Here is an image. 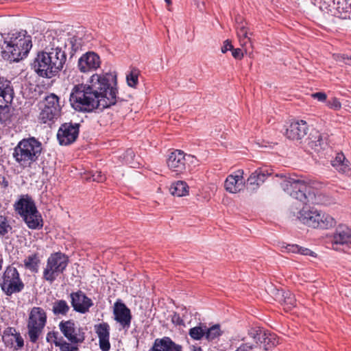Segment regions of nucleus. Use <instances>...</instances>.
I'll use <instances>...</instances> for the list:
<instances>
[{
	"label": "nucleus",
	"mask_w": 351,
	"mask_h": 351,
	"mask_svg": "<svg viewBox=\"0 0 351 351\" xmlns=\"http://www.w3.org/2000/svg\"><path fill=\"white\" fill-rule=\"evenodd\" d=\"M117 75L111 73L93 74L86 84H78L71 90V107L81 112L104 110L117 104Z\"/></svg>",
	"instance_id": "obj_1"
},
{
	"label": "nucleus",
	"mask_w": 351,
	"mask_h": 351,
	"mask_svg": "<svg viewBox=\"0 0 351 351\" xmlns=\"http://www.w3.org/2000/svg\"><path fill=\"white\" fill-rule=\"evenodd\" d=\"M51 37L53 40L50 50L38 52L32 63L35 72L42 77L51 78L56 76L63 69L66 61V52L58 45L62 38L50 35L48 36L49 40Z\"/></svg>",
	"instance_id": "obj_2"
},
{
	"label": "nucleus",
	"mask_w": 351,
	"mask_h": 351,
	"mask_svg": "<svg viewBox=\"0 0 351 351\" xmlns=\"http://www.w3.org/2000/svg\"><path fill=\"white\" fill-rule=\"evenodd\" d=\"M1 56L4 60L19 62L25 58L32 47V37L25 30L1 33Z\"/></svg>",
	"instance_id": "obj_3"
},
{
	"label": "nucleus",
	"mask_w": 351,
	"mask_h": 351,
	"mask_svg": "<svg viewBox=\"0 0 351 351\" xmlns=\"http://www.w3.org/2000/svg\"><path fill=\"white\" fill-rule=\"evenodd\" d=\"M42 143L34 137L23 138L14 149L12 156L23 169L31 167L40 157Z\"/></svg>",
	"instance_id": "obj_4"
},
{
	"label": "nucleus",
	"mask_w": 351,
	"mask_h": 351,
	"mask_svg": "<svg viewBox=\"0 0 351 351\" xmlns=\"http://www.w3.org/2000/svg\"><path fill=\"white\" fill-rule=\"evenodd\" d=\"M14 208L29 228L40 230L43 228V221L42 216L30 195L28 194L21 195L19 199L14 203Z\"/></svg>",
	"instance_id": "obj_5"
},
{
	"label": "nucleus",
	"mask_w": 351,
	"mask_h": 351,
	"mask_svg": "<svg viewBox=\"0 0 351 351\" xmlns=\"http://www.w3.org/2000/svg\"><path fill=\"white\" fill-rule=\"evenodd\" d=\"M282 187L287 194L303 204H318L320 203L313 188L304 180L289 178L282 183Z\"/></svg>",
	"instance_id": "obj_6"
},
{
	"label": "nucleus",
	"mask_w": 351,
	"mask_h": 351,
	"mask_svg": "<svg viewBox=\"0 0 351 351\" xmlns=\"http://www.w3.org/2000/svg\"><path fill=\"white\" fill-rule=\"evenodd\" d=\"M297 218L302 223L313 228L328 229L335 223L334 219L328 214L307 207H303L298 213Z\"/></svg>",
	"instance_id": "obj_7"
},
{
	"label": "nucleus",
	"mask_w": 351,
	"mask_h": 351,
	"mask_svg": "<svg viewBox=\"0 0 351 351\" xmlns=\"http://www.w3.org/2000/svg\"><path fill=\"white\" fill-rule=\"evenodd\" d=\"M167 164L172 172L180 175L193 171L199 165V160L193 155L186 154L183 151L176 149L169 154Z\"/></svg>",
	"instance_id": "obj_8"
},
{
	"label": "nucleus",
	"mask_w": 351,
	"mask_h": 351,
	"mask_svg": "<svg viewBox=\"0 0 351 351\" xmlns=\"http://www.w3.org/2000/svg\"><path fill=\"white\" fill-rule=\"evenodd\" d=\"M69 264V258L64 254L58 252L51 254L43 270V278L52 284L57 277L63 274Z\"/></svg>",
	"instance_id": "obj_9"
},
{
	"label": "nucleus",
	"mask_w": 351,
	"mask_h": 351,
	"mask_svg": "<svg viewBox=\"0 0 351 351\" xmlns=\"http://www.w3.org/2000/svg\"><path fill=\"white\" fill-rule=\"evenodd\" d=\"M0 287L7 296L21 292L25 288L20 274L16 267L8 266L0 278Z\"/></svg>",
	"instance_id": "obj_10"
},
{
	"label": "nucleus",
	"mask_w": 351,
	"mask_h": 351,
	"mask_svg": "<svg viewBox=\"0 0 351 351\" xmlns=\"http://www.w3.org/2000/svg\"><path fill=\"white\" fill-rule=\"evenodd\" d=\"M47 323V314L41 307H33L29 313L27 328L28 336L32 343H36Z\"/></svg>",
	"instance_id": "obj_11"
},
{
	"label": "nucleus",
	"mask_w": 351,
	"mask_h": 351,
	"mask_svg": "<svg viewBox=\"0 0 351 351\" xmlns=\"http://www.w3.org/2000/svg\"><path fill=\"white\" fill-rule=\"evenodd\" d=\"M60 98L54 93H50L45 97L44 106L40 113V119L43 123L57 119L61 111Z\"/></svg>",
	"instance_id": "obj_12"
},
{
	"label": "nucleus",
	"mask_w": 351,
	"mask_h": 351,
	"mask_svg": "<svg viewBox=\"0 0 351 351\" xmlns=\"http://www.w3.org/2000/svg\"><path fill=\"white\" fill-rule=\"evenodd\" d=\"M248 336L255 342L257 348L263 346L265 350H269L278 343L274 334L268 332L261 328H252L248 330Z\"/></svg>",
	"instance_id": "obj_13"
},
{
	"label": "nucleus",
	"mask_w": 351,
	"mask_h": 351,
	"mask_svg": "<svg viewBox=\"0 0 351 351\" xmlns=\"http://www.w3.org/2000/svg\"><path fill=\"white\" fill-rule=\"evenodd\" d=\"M59 328L64 336L73 344H78L85 340L84 328H76L73 320L61 321Z\"/></svg>",
	"instance_id": "obj_14"
},
{
	"label": "nucleus",
	"mask_w": 351,
	"mask_h": 351,
	"mask_svg": "<svg viewBox=\"0 0 351 351\" xmlns=\"http://www.w3.org/2000/svg\"><path fill=\"white\" fill-rule=\"evenodd\" d=\"M80 123H64L60 127L57 138L61 145H68L76 141L80 132Z\"/></svg>",
	"instance_id": "obj_15"
},
{
	"label": "nucleus",
	"mask_w": 351,
	"mask_h": 351,
	"mask_svg": "<svg viewBox=\"0 0 351 351\" xmlns=\"http://www.w3.org/2000/svg\"><path fill=\"white\" fill-rule=\"evenodd\" d=\"M71 306L73 310L77 313L84 314L89 311L93 302L90 298L82 291L79 290L76 292H72L70 294Z\"/></svg>",
	"instance_id": "obj_16"
},
{
	"label": "nucleus",
	"mask_w": 351,
	"mask_h": 351,
	"mask_svg": "<svg viewBox=\"0 0 351 351\" xmlns=\"http://www.w3.org/2000/svg\"><path fill=\"white\" fill-rule=\"evenodd\" d=\"M101 64L99 56L93 51L83 54L77 62V67L82 73L90 72L99 67Z\"/></svg>",
	"instance_id": "obj_17"
},
{
	"label": "nucleus",
	"mask_w": 351,
	"mask_h": 351,
	"mask_svg": "<svg viewBox=\"0 0 351 351\" xmlns=\"http://www.w3.org/2000/svg\"><path fill=\"white\" fill-rule=\"evenodd\" d=\"M331 243L333 248L336 250L337 245L351 247V227L339 226L332 234Z\"/></svg>",
	"instance_id": "obj_18"
},
{
	"label": "nucleus",
	"mask_w": 351,
	"mask_h": 351,
	"mask_svg": "<svg viewBox=\"0 0 351 351\" xmlns=\"http://www.w3.org/2000/svg\"><path fill=\"white\" fill-rule=\"evenodd\" d=\"M272 174V169L267 167L258 168L247 180L246 188L250 191H254L263 184L267 177Z\"/></svg>",
	"instance_id": "obj_19"
},
{
	"label": "nucleus",
	"mask_w": 351,
	"mask_h": 351,
	"mask_svg": "<svg viewBox=\"0 0 351 351\" xmlns=\"http://www.w3.org/2000/svg\"><path fill=\"white\" fill-rule=\"evenodd\" d=\"M114 319L120 324L123 328H129L132 315L130 310L121 300H117L114 304Z\"/></svg>",
	"instance_id": "obj_20"
},
{
	"label": "nucleus",
	"mask_w": 351,
	"mask_h": 351,
	"mask_svg": "<svg viewBox=\"0 0 351 351\" xmlns=\"http://www.w3.org/2000/svg\"><path fill=\"white\" fill-rule=\"evenodd\" d=\"M308 131V126L305 121L300 120L292 122L286 129L285 135L291 140L302 139Z\"/></svg>",
	"instance_id": "obj_21"
},
{
	"label": "nucleus",
	"mask_w": 351,
	"mask_h": 351,
	"mask_svg": "<svg viewBox=\"0 0 351 351\" xmlns=\"http://www.w3.org/2000/svg\"><path fill=\"white\" fill-rule=\"evenodd\" d=\"M3 342L5 347L14 348L17 350L24 346V340L19 332L13 327H8L3 331Z\"/></svg>",
	"instance_id": "obj_22"
},
{
	"label": "nucleus",
	"mask_w": 351,
	"mask_h": 351,
	"mask_svg": "<svg viewBox=\"0 0 351 351\" xmlns=\"http://www.w3.org/2000/svg\"><path fill=\"white\" fill-rule=\"evenodd\" d=\"M243 174V171L239 170L234 174L229 175L224 183L226 190L232 193L241 191L245 187Z\"/></svg>",
	"instance_id": "obj_23"
},
{
	"label": "nucleus",
	"mask_w": 351,
	"mask_h": 351,
	"mask_svg": "<svg viewBox=\"0 0 351 351\" xmlns=\"http://www.w3.org/2000/svg\"><path fill=\"white\" fill-rule=\"evenodd\" d=\"M149 351H182V346L176 343L170 337H164L156 339Z\"/></svg>",
	"instance_id": "obj_24"
},
{
	"label": "nucleus",
	"mask_w": 351,
	"mask_h": 351,
	"mask_svg": "<svg viewBox=\"0 0 351 351\" xmlns=\"http://www.w3.org/2000/svg\"><path fill=\"white\" fill-rule=\"evenodd\" d=\"M14 89L10 80L3 77H0V104H4L5 101L13 100Z\"/></svg>",
	"instance_id": "obj_25"
},
{
	"label": "nucleus",
	"mask_w": 351,
	"mask_h": 351,
	"mask_svg": "<svg viewBox=\"0 0 351 351\" xmlns=\"http://www.w3.org/2000/svg\"><path fill=\"white\" fill-rule=\"evenodd\" d=\"M51 306V311L55 316H66L70 311V306L64 300H55Z\"/></svg>",
	"instance_id": "obj_26"
},
{
	"label": "nucleus",
	"mask_w": 351,
	"mask_h": 351,
	"mask_svg": "<svg viewBox=\"0 0 351 351\" xmlns=\"http://www.w3.org/2000/svg\"><path fill=\"white\" fill-rule=\"evenodd\" d=\"M169 191L171 195L177 197H182L188 195L189 186L184 181H177L173 182L170 188Z\"/></svg>",
	"instance_id": "obj_27"
},
{
	"label": "nucleus",
	"mask_w": 351,
	"mask_h": 351,
	"mask_svg": "<svg viewBox=\"0 0 351 351\" xmlns=\"http://www.w3.org/2000/svg\"><path fill=\"white\" fill-rule=\"evenodd\" d=\"M223 332L221 330L219 324H214L210 327L206 325L205 339L209 341L213 342L219 339L222 335Z\"/></svg>",
	"instance_id": "obj_28"
},
{
	"label": "nucleus",
	"mask_w": 351,
	"mask_h": 351,
	"mask_svg": "<svg viewBox=\"0 0 351 351\" xmlns=\"http://www.w3.org/2000/svg\"><path fill=\"white\" fill-rule=\"evenodd\" d=\"M23 262L25 267L27 269H29L32 272H38L40 261L37 254L34 253L32 255L28 256L27 258H25Z\"/></svg>",
	"instance_id": "obj_29"
},
{
	"label": "nucleus",
	"mask_w": 351,
	"mask_h": 351,
	"mask_svg": "<svg viewBox=\"0 0 351 351\" xmlns=\"http://www.w3.org/2000/svg\"><path fill=\"white\" fill-rule=\"evenodd\" d=\"M206 324L199 323L197 326L193 327L189 330L190 337L195 341H199L205 337Z\"/></svg>",
	"instance_id": "obj_30"
},
{
	"label": "nucleus",
	"mask_w": 351,
	"mask_h": 351,
	"mask_svg": "<svg viewBox=\"0 0 351 351\" xmlns=\"http://www.w3.org/2000/svg\"><path fill=\"white\" fill-rule=\"evenodd\" d=\"M12 100L5 101L2 105L0 104V122L5 123L10 117V110L9 104L12 103Z\"/></svg>",
	"instance_id": "obj_31"
},
{
	"label": "nucleus",
	"mask_w": 351,
	"mask_h": 351,
	"mask_svg": "<svg viewBox=\"0 0 351 351\" xmlns=\"http://www.w3.org/2000/svg\"><path fill=\"white\" fill-rule=\"evenodd\" d=\"M95 330L99 339L110 337V326L108 323L103 322L95 325Z\"/></svg>",
	"instance_id": "obj_32"
},
{
	"label": "nucleus",
	"mask_w": 351,
	"mask_h": 351,
	"mask_svg": "<svg viewBox=\"0 0 351 351\" xmlns=\"http://www.w3.org/2000/svg\"><path fill=\"white\" fill-rule=\"evenodd\" d=\"M284 298V303L286 308L291 309L292 307L295 306L296 300L295 295L289 291H285L282 294Z\"/></svg>",
	"instance_id": "obj_33"
},
{
	"label": "nucleus",
	"mask_w": 351,
	"mask_h": 351,
	"mask_svg": "<svg viewBox=\"0 0 351 351\" xmlns=\"http://www.w3.org/2000/svg\"><path fill=\"white\" fill-rule=\"evenodd\" d=\"M308 144L311 147H322L324 144V139L322 134L318 131H315L314 134H311Z\"/></svg>",
	"instance_id": "obj_34"
},
{
	"label": "nucleus",
	"mask_w": 351,
	"mask_h": 351,
	"mask_svg": "<svg viewBox=\"0 0 351 351\" xmlns=\"http://www.w3.org/2000/svg\"><path fill=\"white\" fill-rule=\"evenodd\" d=\"M80 45H81L80 40L77 37H76V36H72V37L69 38L67 40V42L64 43V47H67L68 46H70L71 49V56H73V53L77 50H78V49L80 47Z\"/></svg>",
	"instance_id": "obj_35"
},
{
	"label": "nucleus",
	"mask_w": 351,
	"mask_h": 351,
	"mask_svg": "<svg viewBox=\"0 0 351 351\" xmlns=\"http://www.w3.org/2000/svg\"><path fill=\"white\" fill-rule=\"evenodd\" d=\"M127 83L130 87H136L138 83V71L132 69L126 76Z\"/></svg>",
	"instance_id": "obj_36"
},
{
	"label": "nucleus",
	"mask_w": 351,
	"mask_h": 351,
	"mask_svg": "<svg viewBox=\"0 0 351 351\" xmlns=\"http://www.w3.org/2000/svg\"><path fill=\"white\" fill-rule=\"evenodd\" d=\"M12 230L8 219L3 215H0V237H4Z\"/></svg>",
	"instance_id": "obj_37"
},
{
	"label": "nucleus",
	"mask_w": 351,
	"mask_h": 351,
	"mask_svg": "<svg viewBox=\"0 0 351 351\" xmlns=\"http://www.w3.org/2000/svg\"><path fill=\"white\" fill-rule=\"evenodd\" d=\"M237 36L239 38H243V40H249L248 37V30L247 28L245 26L244 24L240 23L238 25L237 27Z\"/></svg>",
	"instance_id": "obj_38"
},
{
	"label": "nucleus",
	"mask_w": 351,
	"mask_h": 351,
	"mask_svg": "<svg viewBox=\"0 0 351 351\" xmlns=\"http://www.w3.org/2000/svg\"><path fill=\"white\" fill-rule=\"evenodd\" d=\"M337 170L342 173L350 174L351 173V164L346 158Z\"/></svg>",
	"instance_id": "obj_39"
},
{
	"label": "nucleus",
	"mask_w": 351,
	"mask_h": 351,
	"mask_svg": "<svg viewBox=\"0 0 351 351\" xmlns=\"http://www.w3.org/2000/svg\"><path fill=\"white\" fill-rule=\"evenodd\" d=\"M257 346L250 342L241 343L235 351H256Z\"/></svg>",
	"instance_id": "obj_40"
},
{
	"label": "nucleus",
	"mask_w": 351,
	"mask_h": 351,
	"mask_svg": "<svg viewBox=\"0 0 351 351\" xmlns=\"http://www.w3.org/2000/svg\"><path fill=\"white\" fill-rule=\"evenodd\" d=\"M91 177L88 179L92 181L101 182L106 179L105 175H104L100 171H95V172L91 171Z\"/></svg>",
	"instance_id": "obj_41"
},
{
	"label": "nucleus",
	"mask_w": 351,
	"mask_h": 351,
	"mask_svg": "<svg viewBox=\"0 0 351 351\" xmlns=\"http://www.w3.org/2000/svg\"><path fill=\"white\" fill-rule=\"evenodd\" d=\"M346 159L345 156L343 153H338L336 155V157L331 160V165L332 167H334L336 169L339 168L340 165Z\"/></svg>",
	"instance_id": "obj_42"
},
{
	"label": "nucleus",
	"mask_w": 351,
	"mask_h": 351,
	"mask_svg": "<svg viewBox=\"0 0 351 351\" xmlns=\"http://www.w3.org/2000/svg\"><path fill=\"white\" fill-rule=\"evenodd\" d=\"M110 337L99 339V346L102 351H109L110 349Z\"/></svg>",
	"instance_id": "obj_43"
},
{
	"label": "nucleus",
	"mask_w": 351,
	"mask_h": 351,
	"mask_svg": "<svg viewBox=\"0 0 351 351\" xmlns=\"http://www.w3.org/2000/svg\"><path fill=\"white\" fill-rule=\"evenodd\" d=\"M55 346L59 347L60 351H71V349L72 348L71 345L64 341L62 337H61L60 342H55Z\"/></svg>",
	"instance_id": "obj_44"
},
{
	"label": "nucleus",
	"mask_w": 351,
	"mask_h": 351,
	"mask_svg": "<svg viewBox=\"0 0 351 351\" xmlns=\"http://www.w3.org/2000/svg\"><path fill=\"white\" fill-rule=\"evenodd\" d=\"M58 332L57 331H51L47 334L46 340L47 342H53L55 344V342H60L61 341V338H58Z\"/></svg>",
	"instance_id": "obj_45"
},
{
	"label": "nucleus",
	"mask_w": 351,
	"mask_h": 351,
	"mask_svg": "<svg viewBox=\"0 0 351 351\" xmlns=\"http://www.w3.org/2000/svg\"><path fill=\"white\" fill-rule=\"evenodd\" d=\"M328 106L333 110H338L341 108V102L337 98H332L328 101Z\"/></svg>",
	"instance_id": "obj_46"
},
{
	"label": "nucleus",
	"mask_w": 351,
	"mask_h": 351,
	"mask_svg": "<svg viewBox=\"0 0 351 351\" xmlns=\"http://www.w3.org/2000/svg\"><path fill=\"white\" fill-rule=\"evenodd\" d=\"M171 322L177 326H184V320L180 317V315L177 313H174L171 317Z\"/></svg>",
	"instance_id": "obj_47"
},
{
	"label": "nucleus",
	"mask_w": 351,
	"mask_h": 351,
	"mask_svg": "<svg viewBox=\"0 0 351 351\" xmlns=\"http://www.w3.org/2000/svg\"><path fill=\"white\" fill-rule=\"evenodd\" d=\"M232 56L237 60H241L243 57V52L242 49L239 48L234 49L232 48Z\"/></svg>",
	"instance_id": "obj_48"
},
{
	"label": "nucleus",
	"mask_w": 351,
	"mask_h": 351,
	"mask_svg": "<svg viewBox=\"0 0 351 351\" xmlns=\"http://www.w3.org/2000/svg\"><path fill=\"white\" fill-rule=\"evenodd\" d=\"M312 97L314 99H317L319 101H324L326 99V95L324 93L322 92H317L312 94Z\"/></svg>",
	"instance_id": "obj_49"
},
{
	"label": "nucleus",
	"mask_w": 351,
	"mask_h": 351,
	"mask_svg": "<svg viewBox=\"0 0 351 351\" xmlns=\"http://www.w3.org/2000/svg\"><path fill=\"white\" fill-rule=\"evenodd\" d=\"M232 48H233V46L231 44V43L228 40H226L224 41L223 45L221 47V52L223 53H225L228 51L232 50Z\"/></svg>",
	"instance_id": "obj_50"
},
{
	"label": "nucleus",
	"mask_w": 351,
	"mask_h": 351,
	"mask_svg": "<svg viewBox=\"0 0 351 351\" xmlns=\"http://www.w3.org/2000/svg\"><path fill=\"white\" fill-rule=\"evenodd\" d=\"M285 248L289 252L292 253H298V251H300V246L295 244H288Z\"/></svg>",
	"instance_id": "obj_51"
},
{
	"label": "nucleus",
	"mask_w": 351,
	"mask_h": 351,
	"mask_svg": "<svg viewBox=\"0 0 351 351\" xmlns=\"http://www.w3.org/2000/svg\"><path fill=\"white\" fill-rule=\"evenodd\" d=\"M298 254H302V255H309L311 256H314V252L310 250L308 248L302 247L300 246V251H298Z\"/></svg>",
	"instance_id": "obj_52"
},
{
	"label": "nucleus",
	"mask_w": 351,
	"mask_h": 351,
	"mask_svg": "<svg viewBox=\"0 0 351 351\" xmlns=\"http://www.w3.org/2000/svg\"><path fill=\"white\" fill-rule=\"evenodd\" d=\"M0 185L5 189L8 187L9 182L5 176H0Z\"/></svg>",
	"instance_id": "obj_53"
},
{
	"label": "nucleus",
	"mask_w": 351,
	"mask_h": 351,
	"mask_svg": "<svg viewBox=\"0 0 351 351\" xmlns=\"http://www.w3.org/2000/svg\"><path fill=\"white\" fill-rule=\"evenodd\" d=\"M239 43H240V45L242 46V47H246L247 44V43H250V38L249 37V40H243V38H239Z\"/></svg>",
	"instance_id": "obj_54"
},
{
	"label": "nucleus",
	"mask_w": 351,
	"mask_h": 351,
	"mask_svg": "<svg viewBox=\"0 0 351 351\" xmlns=\"http://www.w3.org/2000/svg\"><path fill=\"white\" fill-rule=\"evenodd\" d=\"M343 59L346 64H351V58L346 57L343 58Z\"/></svg>",
	"instance_id": "obj_55"
},
{
	"label": "nucleus",
	"mask_w": 351,
	"mask_h": 351,
	"mask_svg": "<svg viewBox=\"0 0 351 351\" xmlns=\"http://www.w3.org/2000/svg\"><path fill=\"white\" fill-rule=\"evenodd\" d=\"M71 348H72L71 349V351H77L78 350V348L75 346H71Z\"/></svg>",
	"instance_id": "obj_56"
},
{
	"label": "nucleus",
	"mask_w": 351,
	"mask_h": 351,
	"mask_svg": "<svg viewBox=\"0 0 351 351\" xmlns=\"http://www.w3.org/2000/svg\"><path fill=\"white\" fill-rule=\"evenodd\" d=\"M167 5L169 6L171 4V0H165Z\"/></svg>",
	"instance_id": "obj_57"
},
{
	"label": "nucleus",
	"mask_w": 351,
	"mask_h": 351,
	"mask_svg": "<svg viewBox=\"0 0 351 351\" xmlns=\"http://www.w3.org/2000/svg\"><path fill=\"white\" fill-rule=\"evenodd\" d=\"M194 351H202V349L200 347H198L194 350Z\"/></svg>",
	"instance_id": "obj_58"
},
{
	"label": "nucleus",
	"mask_w": 351,
	"mask_h": 351,
	"mask_svg": "<svg viewBox=\"0 0 351 351\" xmlns=\"http://www.w3.org/2000/svg\"><path fill=\"white\" fill-rule=\"evenodd\" d=\"M127 153H128V154H129V155H132V154H133V152H132V150H128V151H127Z\"/></svg>",
	"instance_id": "obj_59"
},
{
	"label": "nucleus",
	"mask_w": 351,
	"mask_h": 351,
	"mask_svg": "<svg viewBox=\"0 0 351 351\" xmlns=\"http://www.w3.org/2000/svg\"><path fill=\"white\" fill-rule=\"evenodd\" d=\"M2 262H3L2 259H1V258H0V269H1V267H2V265H1V264H2Z\"/></svg>",
	"instance_id": "obj_60"
}]
</instances>
